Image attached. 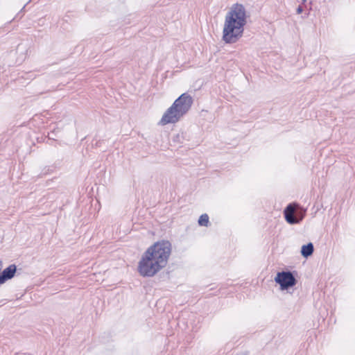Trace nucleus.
Wrapping results in <instances>:
<instances>
[{
  "label": "nucleus",
  "instance_id": "6",
  "mask_svg": "<svg viewBox=\"0 0 355 355\" xmlns=\"http://www.w3.org/2000/svg\"><path fill=\"white\" fill-rule=\"evenodd\" d=\"M16 272V266L10 265L0 274V284H4L7 280L12 278Z\"/></svg>",
  "mask_w": 355,
  "mask_h": 355
},
{
  "label": "nucleus",
  "instance_id": "8",
  "mask_svg": "<svg viewBox=\"0 0 355 355\" xmlns=\"http://www.w3.org/2000/svg\"><path fill=\"white\" fill-rule=\"evenodd\" d=\"M209 216L206 214H202L198 220V224L201 226L207 227L209 225Z\"/></svg>",
  "mask_w": 355,
  "mask_h": 355
},
{
  "label": "nucleus",
  "instance_id": "4",
  "mask_svg": "<svg viewBox=\"0 0 355 355\" xmlns=\"http://www.w3.org/2000/svg\"><path fill=\"white\" fill-rule=\"evenodd\" d=\"M276 283L280 285L281 290H286L295 285L296 280L291 272H278L275 277Z\"/></svg>",
  "mask_w": 355,
  "mask_h": 355
},
{
  "label": "nucleus",
  "instance_id": "9",
  "mask_svg": "<svg viewBox=\"0 0 355 355\" xmlns=\"http://www.w3.org/2000/svg\"><path fill=\"white\" fill-rule=\"evenodd\" d=\"M304 213H305L304 210H303V209L298 210V208L296 209L295 217H296V220H299V223L304 218Z\"/></svg>",
  "mask_w": 355,
  "mask_h": 355
},
{
  "label": "nucleus",
  "instance_id": "12",
  "mask_svg": "<svg viewBox=\"0 0 355 355\" xmlns=\"http://www.w3.org/2000/svg\"><path fill=\"white\" fill-rule=\"evenodd\" d=\"M306 0H302V2H303V3H304V2H306Z\"/></svg>",
  "mask_w": 355,
  "mask_h": 355
},
{
  "label": "nucleus",
  "instance_id": "1",
  "mask_svg": "<svg viewBox=\"0 0 355 355\" xmlns=\"http://www.w3.org/2000/svg\"><path fill=\"white\" fill-rule=\"evenodd\" d=\"M171 251V243L166 240L159 241L148 247L139 261V274L143 277H153L166 266Z\"/></svg>",
  "mask_w": 355,
  "mask_h": 355
},
{
  "label": "nucleus",
  "instance_id": "11",
  "mask_svg": "<svg viewBox=\"0 0 355 355\" xmlns=\"http://www.w3.org/2000/svg\"><path fill=\"white\" fill-rule=\"evenodd\" d=\"M180 137H182V134H178L176 136H175V139L177 140H180Z\"/></svg>",
  "mask_w": 355,
  "mask_h": 355
},
{
  "label": "nucleus",
  "instance_id": "3",
  "mask_svg": "<svg viewBox=\"0 0 355 355\" xmlns=\"http://www.w3.org/2000/svg\"><path fill=\"white\" fill-rule=\"evenodd\" d=\"M193 104V98L187 93L181 94L164 112L159 125H166L176 123L189 111Z\"/></svg>",
  "mask_w": 355,
  "mask_h": 355
},
{
  "label": "nucleus",
  "instance_id": "7",
  "mask_svg": "<svg viewBox=\"0 0 355 355\" xmlns=\"http://www.w3.org/2000/svg\"><path fill=\"white\" fill-rule=\"evenodd\" d=\"M313 243H309L308 244L302 246L301 254L304 257L307 258L313 254Z\"/></svg>",
  "mask_w": 355,
  "mask_h": 355
},
{
  "label": "nucleus",
  "instance_id": "5",
  "mask_svg": "<svg viewBox=\"0 0 355 355\" xmlns=\"http://www.w3.org/2000/svg\"><path fill=\"white\" fill-rule=\"evenodd\" d=\"M299 208L297 204H289L284 209V214L286 222L291 225L298 224L299 220H296V209Z\"/></svg>",
  "mask_w": 355,
  "mask_h": 355
},
{
  "label": "nucleus",
  "instance_id": "2",
  "mask_svg": "<svg viewBox=\"0 0 355 355\" xmlns=\"http://www.w3.org/2000/svg\"><path fill=\"white\" fill-rule=\"evenodd\" d=\"M248 15L241 3L232 4L224 18L222 40L226 44H234L243 35Z\"/></svg>",
  "mask_w": 355,
  "mask_h": 355
},
{
  "label": "nucleus",
  "instance_id": "10",
  "mask_svg": "<svg viewBox=\"0 0 355 355\" xmlns=\"http://www.w3.org/2000/svg\"><path fill=\"white\" fill-rule=\"evenodd\" d=\"M303 12V8L302 6H299L297 8V14H301L302 12Z\"/></svg>",
  "mask_w": 355,
  "mask_h": 355
}]
</instances>
